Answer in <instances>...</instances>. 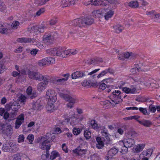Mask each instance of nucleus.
Returning <instances> with one entry per match:
<instances>
[{"mask_svg": "<svg viewBox=\"0 0 160 160\" xmlns=\"http://www.w3.org/2000/svg\"><path fill=\"white\" fill-rule=\"evenodd\" d=\"M52 140V136L51 134L47 135L45 136H43L41 138V142L40 144V148L43 150L46 149V154H42V159H44V157H45L46 158H48L49 157V150L50 148V146L48 143L51 141Z\"/></svg>", "mask_w": 160, "mask_h": 160, "instance_id": "f257e3e1", "label": "nucleus"}, {"mask_svg": "<svg viewBox=\"0 0 160 160\" xmlns=\"http://www.w3.org/2000/svg\"><path fill=\"white\" fill-rule=\"evenodd\" d=\"M94 22L93 18L90 17L75 19L72 22V25L80 28L86 27Z\"/></svg>", "mask_w": 160, "mask_h": 160, "instance_id": "f03ea898", "label": "nucleus"}, {"mask_svg": "<svg viewBox=\"0 0 160 160\" xmlns=\"http://www.w3.org/2000/svg\"><path fill=\"white\" fill-rule=\"evenodd\" d=\"M60 96L62 98L68 102L67 104V106L68 108H71L73 107L74 104L78 102L77 99L71 94L62 93L60 94Z\"/></svg>", "mask_w": 160, "mask_h": 160, "instance_id": "7ed1b4c3", "label": "nucleus"}, {"mask_svg": "<svg viewBox=\"0 0 160 160\" xmlns=\"http://www.w3.org/2000/svg\"><path fill=\"white\" fill-rule=\"evenodd\" d=\"M52 54L54 56H60L63 58L65 57L69 54L68 50L64 47H59L53 48L51 51Z\"/></svg>", "mask_w": 160, "mask_h": 160, "instance_id": "20e7f679", "label": "nucleus"}, {"mask_svg": "<svg viewBox=\"0 0 160 160\" xmlns=\"http://www.w3.org/2000/svg\"><path fill=\"white\" fill-rule=\"evenodd\" d=\"M121 92L119 91L115 90L112 92L111 95L109 96V98L111 100L112 102L110 103L113 106L116 104L121 102L122 99L121 98Z\"/></svg>", "mask_w": 160, "mask_h": 160, "instance_id": "39448f33", "label": "nucleus"}, {"mask_svg": "<svg viewBox=\"0 0 160 160\" xmlns=\"http://www.w3.org/2000/svg\"><path fill=\"white\" fill-rule=\"evenodd\" d=\"M13 130L11 125L7 126L3 129L2 131V136L6 140H9L11 138Z\"/></svg>", "mask_w": 160, "mask_h": 160, "instance_id": "423d86ee", "label": "nucleus"}, {"mask_svg": "<svg viewBox=\"0 0 160 160\" xmlns=\"http://www.w3.org/2000/svg\"><path fill=\"white\" fill-rule=\"evenodd\" d=\"M64 78H61L59 77L55 76L52 77L50 78L51 82L54 84L59 85L61 84L63 82L67 81L68 79L70 74L69 73L66 74L62 75Z\"/></svg>", "mask_w": 160, "mask_h": 160, "instance_id": "0eeeda50", "label": "nucleus"}, {"mask_svg": "<svg viewBox=\"0 0 160 160\" xmlns=\"http://www.w3.org/2000/svg\"><path fill=\"white\" fill-rule=\"evenodd\" d=\"M47 98L48 101H52V102H56L57 99V94L54 90L49 89L46 92Z\"/></svg>", "mask_w": 160, "mask_h": 160, "instance_id": "6e6552de", "label": "nucleus"}, {"mask_svg": "<svg viewBox=\"0 0 160 160\" xmlns=\"http://www.w3.org/2000/svg\"><path fill=\"white\" fill-rule=\"evenodd\" d=\"M20 107L19 103L17 101L12 102L9 104H7L6 106V108L7 111H9L11 109L12 110H18Z\"/></svg>", "mask_w": 160, "mask_h": 160, "instance_id": "1a4fd4ad", "label": "nucleus"}, {"mask_svg": "<svg viewBox=\"0 0 160 160\" xmlns=\"http://www.w3.org/2000/svg\"><path fill=\"white\" fill-rule=\"evenodd\" d=\"M55 59L52 57H49L45 58L40 60L38 62V65L40 66H43L46 65L50 63H53L55 62Z\"/></svg>", "mask_w": 160, "mask_h": 160, "instance_id": "9d476101", "label": "nucleus"}, {"mask_svg": "<svg viewBox=\"0 0 160 160\" xmlns=\"http://www.w3.org/2000/svg\"><path fill=\"white\" fill-rule=\"evenodd\" d=\"M125 148L124 149H122V151L127 152L128 151V148H131L133 147L135 144V141L134 139L128 138L125 140Z\"/></svg>", "mask_w": 160, "mask_h": 160, "instance_id": "9b49d317", "label": "nucleus"}, {"mask_svg": "<svg viewBox=\"0 0 160 160\" xmlns=\"http://www.w3.org/2000/svg\"><path fill=\"white\" fill-rule=\"evenodd\" d=\"M48 79L45 78L43 81L39 83L37 85V88L38 91L42 92L44 91L48 85Z\"/></svg>", "mask_w": 160, "mask_h": 160, "instance_id": "f8f14e48", "label": "nucleus"}, {"mask_svg": "<svg viewBox=\"0 0 160 160\" xmlns=\"http://www.w3.org/2000/svg\"><path fill=\"white\" fill-rule=\"evenodd\" d=\"M24 116L23 114H21L17 117L15 123V128L16 129L19 128L21 125L24 122Z\"/></svg>", "mask_w": 160, "mask_h": 160, "instance_id": "ddd939ff", "label": "nucleus"}, {"mask_svg": "<svg viewBox=\"0 0 160 160\" xmlns=\"http://www.w3.org/2000/svg\"><path fill=\"white\" fill-rule=\"evenodd\" d=\"M86 74L84 72L78 71L73 73L72 74V79H76L77 78L83 77L85 76Z\"/></svg>", "mask_w": 160, "mask_h": 160, "instance_id": "4468645a", "label": "nucleus"}, {"mask_svg": "<svg viewBox=\"0 0 160 160\" xmlns=\"http://www.w3.org/2000/svg\"><path fill=\"white\" fill-rule=\"evenodd\" d=\"M55 102H52V101H48V104L46 106V109L48 111L50 112H52L54 109H56L54 103Z\"/></svg>", "mask_w": 160, "mask_h": 160, "instance_id": "2eb2a0df", "label": "nucleus"}, {"mask_svg": "<svg viewBox=\"0 0 160 160\" xmlns=\"http://www.w3.org/2000/svg\"><path fill=\"white\" fill-rule=\"evenodd\" d=\"M103 60L102 58L95 57L87 61V63L89 64H96L102 62Z\"/></svg>", "mask_w": 160, "mask_h": 160, "instance_id": "dca6fc26", "label": "nucleus"}, {"mask_svg": "<svg viewBox=\"0 0 160 160\" xmlns=\"http://www.w3.org/2000/svg\"><path fill=\"white\" fill-rule=\"evenodd\" d=\"M122 89L123 92L127 93L133 94L135 93L136 92V88L134 86L131 87L130 88H128L126 87H122Z\"/></svg>", "mask_w": 160, "mask_h": 160, "instance_id": "f3484780", "label": "nucleus"}, {"mask_svg": "<svg viewBox=\"0 0 160 160\" xmlns=\"http://www.w3.org/2000/svg\"><path fill=\"white\" fill-rule=\"evenodd\" d=\"M30 28L32 30H33L35 32L38 31L40 32H42L44 31V29L47 28L45 26H40V27L37 26H31Z\"/></svg>", "mask_w": 160, "mask_h": 160, "instance_id": "a211bd4d", "label": "nucleus"}, {"mask_svg": "<svg viewBox=\"0 0 160 160\" xmlns=\"http://www.w3.org/2000/svg\"><path fill=\"white\" fill-rule=\"evenodd\" d=\"M27 93L31 99L35 98L37 96L36 92L32 91V88L31 86H29L27 88Z\"/></svg>", "mask_w": 160, "mask_h": 160, "instance_id": "6ab92c4d", "label": "nucleus"}, {"mask_svg": "<svg viewBox=\"0 0 160 160\" xmlns=\"http://www.w3.org/2000/svg\"><path fill=\"white\" fill-rule=\"evenodd\" d=\"M9 147L8 148V149L7 150L6 149V151H5L15 152L18 150V148L17 145L11 142L9 143Z\"/></svg>", "mask_w": 160, "mask_h": 160, "instance_id": "aec40b11", "label": "nucleus"}, {"mask_svg": "<svg viewBox=\"0 0 160 160\" xmlns=\"http://www.w3.org/2000/svg\"><path fill=\"white\" fill-rule=\"evenodd\" d=\"M73 152L78 155H81L86 153L87 150L86 148L82 149L79 148H77L73 151Z\"/></svg>", "mask_w": 160, "mask_h": 160, "instance_id": "412c9836", "label": "nucleus"}, {"mask_svg": "<svg viewBox=\"0 0 160 160\" xmlns=\"http://www.w3.org/2000/svg\"><path fill=\"white\" fill-rule=\"evenodd\" d=\"M43 41L44 42L47 44H50L52 43L53 42L52 40L51 39L48 33L46 34L43 37Z\"/></svg>", "mask_w": 160, "mask_h": 160, "instance_id": "4be33fe9", "label": "nucleus"}, {"mask_svg": "<svg viewBox=\"0 0 160 160\" xmlns=\"http://www.w3.org/2000/svg\"><path fill=\"white\" fill-rule=\"evenodd\" d=\"M17 41L22 43H27L32 42H34L33 40H32L31 38H22L17 39Z\"/></svg>", "mask_w": 160, "mask_h": 160, "instance_id": "5701e85b", "label": "nucleus"}, {"mask_svg": "<svg viewBox=\"0 0 160 160\" xmlns=\"http://www.w3.org/2000/svg\"><path fill=\"white\" fill-rule=\"evenodd\" d=\"M145 147V145L143 144H138L134 148V152L138 153L142 151Z\"/></svg>", "mask_w": 160, "mask_h": 160, "instance_id": "b1692460", "label": "nucleus"}, {"mask_svg": "<svg viewBox=\"0 0 160 160\" xmlns=\"http://www.w3.org/2000/svg\"><path fill=\"white\" fill-rule=\"evenodd\" d=\"M92 5L104 6L106 5V4L102 0H95L94 1L92 0Z\"/></svg>", "mask_w": 160, "mask_h": 160, "instance_id": "393cba45", "label": "nucleus"}, {"mask_svg": "<svg viewBox=\"0 0 160 160\" xmlns=\"http://www.w3.org/2000/svg\"><path fill=\"white\" fill-rule=\"evenodd\" d=\"M32 108L34 110H39L42 108V105L38 101L33 105Z\"/></svg>", "mask_w": 160, "mask_h": 160, "instance_id": "a878e982", "label": "nucleus"}, {"mask_svg": "<svg viewBox=\"0 0 160 160\" xmlns=\"http://www.w3.org/2000/svg\"><path fill=\"white\" fill-rule=\"evenodd\" d=\"M108 72H109L110 74H112L113 72V71L110 68H108V69H106L102 71L101 73L98 75L97 78H101L106 74Z\"/></svg>", "mask_w": 160, "mask_h": 160, "instance_id": "bb28decb", "label": "nucleus"}, {"mask_svg": "<svg viewBox=\"0 0 160 160\" xmlns=\"http://www.w3.org/2000/svg\"><path fill=\"white\" fill-rule=\"evenodd\" d=\"M103 15L101 11L99 10L93 11L92 13V16L95 18H101Z\"/></svg>", "mask_w": 160, "mask_h": 160, "instance_id": "cd10ccee", "label": "nucleus"}, {"mask_svg": "<svg viewBox=\"0 0 160 160\" xmlns=\"http://www.w3.org/2000/svg\"><path fill=\"white\" fill-rule=\"evenodd\" d=\"M96 141L97 143L96 144V147L98 149H101L104 146V143L101 140V139L100 137H97L96 138Z\"/></svg>", "mask_w": 160, "mask_h": 160, "instance_id": "c85d7f7f", "label": "nucleus"}, {"mask_svg": "<svg viewBox=\"0 0 160 160\" xmlns=\"http://www.w3.org/2000/svg\"><path fill=\"white\" fill-rule=\"evenodd\" d=\"M138 122L141 124L146 127H149L152 124V122L150 121L145 119L138 121Z\"/></svg>", "mask_w": 160, "mask_h": 160, "instance_id": "c756f323", "label": "nucleus"}, {"mask_svg": "<svg viewBox=\"0 0 160 160\" xmlns=\"http://www.w3.org/2000/svg\"><path fill=\"white\" fill-rule=\"evenodd\" d=\"M118 151V150L116 148H112L108 151V155L112 157L114 156Z\"/></svg>", "mask_w": 160, "mask_h": 160, "instance_id": "7c9ffc66", "label": "nucleus"}, {"mask_svg": "<svg viewBox=\"0 0 160 160\" xmlns=\"http://www.w3.org/2000/svg\"><path fill=\"white\" fill-rule=\"evenodd\" d=\"M115 32L117 33H119L123 29L122 26L119 24L116 25L113 27Z\"/></svg>", "mask_w": 160, "mask_h": 160, "instance_id": "2f4dec72", "label": "nucleus"}, {"mask_svg": "<svg viewBox=\"0 0 160 160\" xmlns=\"http://www.w3.org/2000/svg\"><path fill=\"white\" fill-rule=\"evenodd\" d=\"M124 57L126 58L130 59H133L135 57V55L133 54L132 52H127L124 54Z\"/></svg>", "mask_w": 160, "mask_h": 160, "instance_id": "473e14b6", "label": "nucleus"}, {"mask_svg": "<svg viewBox=\"0 0 160 160\" xmlns=\"http://www.w3.org/2000/svg\"><path fill=\"white\" fill-rule=\"evenodd\" d=\"M114 13V12L112 10H110L105 13L104 17L106 20H108L109 18H111Z\"/></svg>", "mask_w": 160, "mask_h": 160, "instance_id": "72a5a7b5", "label": "nucleus"}, {"mask_svg": "<svg viewBox=\"0 0 160 160\" xmlns=\"http://www.w3.org/2000/svg\"><path fill=\"white\" fill-rule=\"evenodd\" d=\"M128 5L131 7L134 8H138L139 5L138 2L137 1H132L129 2Z\"/></svg>", "mask_w": 160, "mask_h": 160, "instance_id": "f704fd0d", "label": "nucleus"}, {"mask_svg": "<svg viewBox=\"0 0 160 160\" xmlns=\"http://www.w3.org/2000/svg\"><path fill=\"white\" fill-rule=\"evenodd\" d=\"M71 5L69 0H62L61 2V6L62 7H66Z\"/></svg>", "mask_w": 160, "mask_h": 160, "instance_id": "c9c22d12", "label": "nucleus"}, {"mask_svg": "<svg viewBox=\"0 0 160 160\" xmlns=\"http://www.w3.org/2000/svg\"><path fill=\"white\" fill-rule=\"evenodd\" d=\"M45 78H44L42 74L37 72L34 80L39 81L44 80V79H45Z\"/></svg>", "mask_w": 160, "mask_h": 160, "instance_id": "e433bc0d", "label": "nucleus"}, {"mask_svg": "<svg viewBox=\"0 0 160 160\" xmlns=\"http://www.w3.org/2000/svg\"><path fill=\"white\" fill-rule=\"evenodd\" d=\"M37 73V72L31 71L28 70L27 72V74H28V76L30 78L32 79H34Z\"/></svg>", "mask_w": 160, "mask_h": 160, "instance_id": "4c0bfd02", "label": "nucleus"}, {"mask_svg": "<svg viewBox=\"0 0 160 160\" xmlns=\"http://www.w3.org/2000/svg\"><path fill=\"white\" fill-rule=\"evenodd\" d=\"M22 158L17 154L14 155L9 157L10 160H22Z\"/></svg>", "mask_w": 160, "mask_h": 160, "instance_id": "58836bf2", "label": "nucleus"}, {"mask_svg": "<svg viewBox=\"0 0 160 160\" xmlns=\"http://www.w3.org/2000/svg\"><path fill=\"white\" fill-rule=\"evenodd\" d=\"M59 154L57 151H53L51 153L50 156V159L51 160H53L55 159L56 157L59 156Z\"/></svg>", "mask_w": 160, "mask_h": 160, "instance_id": "ea45409f", "label": "nucleus"}, {"mask_svg": "<svg viewBox=\"0 0 160 160\" xmlns=\"http://www.w3.org/2000/svg\"><path fill=\"white\" fill-rule=\"evenodd\" d=\"M91 126L92 128L94 129L97 130L99 128L97 122L94 120H92L91 121Z\"/></svg>", "mask_w": 160, "mask_h": 160, "instance_id": "a19ab883", "label": "nucleus"}, {"mask_svg": "<svg viewBox=\"0 0 160 160\" xmlns=\"http://www.w3.org/2000/svg\"><path fill=\"white\" fill-rule=\"evenodd\" d=\"M18 100L20 102L23 103L24 104L26 101V97L24 95L21 94L18 96Z\"/></svg>", "mask_w": 160, "mask_h": 160, "instance_id": "79ce46f5", "label": "nucleus"}, {"mask_svg": "<svg viewBox=\"0 0 160 160\" xmlns=\"http://www.w3.org/2000/svg\"><path fill=\"white\" fill-rule=\"evenodd\" d=\"M92 83L90 81L84 80L82 82V85L84 87L90 86H92Z\"/></svg>", "mask_w": 160, "mask_h": 160, "instance_id": "37998d69", "label": "nucleus"}, {"mask_svg": "<svg viewBox=\"0 0 160 160\" xmlns=\"http://www.w3.org/2000/svg\"><path fill=\"white\" fill-rule=\"evenodd\" d=\"M12 110V111L11 112V115H10V116L11 117V118L9 119V120H12L14 119V118L16 115L17 112L18 111L15 110V109H13Z\"/></svg>", "mask_w": 160, "mask_h": 160, "instance_id": "c03bdc74", "label": "nucleus"}, {"mask_svg": "<svg viewBox=\"0 0 160 160\" xmlns=\"http://www.w3.org/2000/svg\"><path fill=\"white\" fill-rule=\"evenodd\" d=\"M3 118L5 120H8V122H10L11 120H9L11 118V117L8 113L5 112L3 115Z\"/></svg>", "mask_w": 160, "mask_h": 160, "instance_id": "a18cd8bd", "label": "nucleus"}, {"mask_svg": "<svg viewBox=\"0 0 160 160\" xmlns=\"http://www.w3.org/2000/svg\"><path fill=\"white\" fill-rule=\"evenodd\" d=\"M84 136L87 139H89L91 137V133L88 131H85L84 133Z\"/></svg>", "mask_w": 160, "mask_h": 160, "instance_id": "49530a36", "label": "nucleus"}, {"mask_svg": "<svg viewBox=\"0 0 160 160\" xmlns=\"http://www.w3.org/2000/svg\"><path fill=\"white\" fill-rule=\"evenodd\" d=\"M19 24V23L18 21H15L11 25V26L12 27V28L14 29H16L18 28Z\"/></svg>", "mask_w": 160, "mask_h": 160, "instance_id": "de8ad7c7", "label": "nucleus"}, {"mask_svg": "<svg viewBox=\"0 0 160 160\" xmlns=\"http://www.w3.org/2000/svg\"><path fill=\"white\" fill-rule=\"evenodd\" d=\"M50 37H51V39L53 41L54 39L57 36V34L55 32H52L48 33Z\"/></svg>", "mask_w": 160, "mask_h": 160, "instance_id": "09e8293b", "label": "nucleus"}, {"mask_svg": "<svg viewBox=\"0 0 160 160\" xmlns=\"http://www.w3.org/2000/svg\"><path fill=\"white\" fill-rule=\"evenodd\" d=\"M87 146V144L86 142L83 141L81 143L79 146L77 148H79L81 149L85 148Z\"/></svg>", "mask_w": 160, "mask_h": 160, "instance_id": "8fccbe9b", "label": "nucleus"}, {"mask_svg": "<svg viewBox=\"0 0 160 160\" xmlns=\"http://www.w3.org/2000/svg\"><path fill=\"white\" fill-rule=\"evenodd\" d=\"M24 137L22 134L20 135L18 138V142H22L24 141Z\"/></svg>", "mask_w": 160, "mask_h": 160, "instance_id": "3c124183", "label": "nucleus"}, {"mask_svg": "<svg viewBox=\"0 0 160 160\" xmlns=\"http://www.w3.org/2000/svg\"><path fill=\"white\" fill-rule=\"evenodd\" d=\"M107 86L104 83H102L100 84L99 86V89L102 90H104Z\"/></svg>", "mask_w": 160, "mask_h": 160, "instance_id": "603ef678", "label": "nucleus"}, {"mask_svg": "<svg viewBox=\"0 0 160 160\" xmlns=\"http://www.w3.org/2000/svg\"><path fill=\"white\" fill-rule=\"evenodd\" d=\"M45 12V9L44 8H42L38 10L36 13V15L37 16H39L40 15L43 13Z\"/></svg>", "mask_w": 160, "mask_h": 160, "instance_id": "864d4df0", "label": "nucleus"}, {"mask_svg": "<svg viewBox=\"0 0 160 160\" xmlns=\"http://www.w3.org/2000/svg\"><path fill=\"white\" fill-rule=\"evenodd\" d=\"M139 111L144 115L148 114L147 110L146 108H139Z\"/></svg>", "mask_w": 160, "mask_h": 160, "instance_id": "5fc2aeb1", "label": "nucleus"}, {"mask_svg": "<svg viewBox=\"0 0 160 160\" xmlns=\"http://www.w3.org/2000/svg\"><path fill=\"white\" fill-rule=\"evenodd\" d=\"M138 4H141L144 6H146L148 5V3L144 0H138Z\"/></svg>", "mask_w": 160, "mask_h": 160, "instance_id": "6e6d98bb", "label": "nucleus"}, {"mask_svg": "<svg viewBox=\"0 0 160 160\" xmlns=\"http://www.w3.org/2000/svg\"><path fill=\"white\" fill-rule=\"evenodd\" d=\"M131 72L132 74H135L138 72V69L137 68H134L131 70Z\"/></svg>", "mask_w": 160, "mask_h": 160, "instance_id": "4d7b16f0", "label": "nucleus"}, {"mask_svg": "<svg viewBox=\"0 0 160 160\" xmlns=\"http://www.w3.org/2000/svg\"><path fill=\"white\" fill-rule=\"evenodd\" d=\"M101 133H102V135L105 137H108L109 134L107 130H106L105 128H104L103 130H102V131H101Z\"/></svg>", "mask_w": 160, "mask_h": 160, "instance_id": "13d9d810", "label": "nucleus"}, {"mask_svg": "<svg viewBox=\"0 0 160 160\" xmlns=\"http://www.w3.org/2000/svg\"><path fill=\"white\" fill-rule=\"evenodd\" d=\"M38 50L36 49H33L30 50V53L33 56H35L38 52Z\"/></svg>", "mask_w": 160, "mask_h": 160, "instance_id": "bf43d9fd", "label": "nucleus"}, {"mask_svg": "<svg viewBox=\"0 0 160 160\" xmlns=\"http://www.w3.org/2000/svg\"><path fill=\"white\" fill-rule=\"evenodd\" d=\"M80 130L79 128H74L73 129V133L74 135H77L80 133Z\"/></svg>", "mask_w": 160, "mask_h": 160, "instance_id": "052dcab7", "label": "nucleus"}, {"mask_svg": "<svg viewBox=\"0 0 160 160\" xmlns=\"http://www.w3.org/2000/svg\"><path fill=\"white\" fill-rule=\"evenodd\" d=\"M133 80L135 81V82H143L141 78L139 77H134L133 78Z\"/></svg>", "mask_w": 160, "mask_h": 160, "instance_id": "680f3d73", "label": "nucleus"}, {"mask_svg": "<svg viewBox=\"0 0 160 160\" xmlns=\"http://www.w3.org/2000/svg\"><path fill=\"white\" fill-rule=\"evenodd\" d=\"M33 139L34 136L31 134L29 135L27 137V139L29 140L30 142H32L33 140Z\"/></svg>", "mask_w": 160, "mask_h": 160, "instance_id": "e2e57ef3", "label": "nucleus"}, {"mask_svg": "<svg viewBox=\"0 0 160 160\" xmlns=\"http://www.w3.org/2000/svg\"><path fill=\"white\" fill-rule=\"evenodd\" d=\"M57 22V20L55 18H53L51 19L49 22V24L51 25H52L55 24Z\"/></svg>", "mask_w": 160, "mask_h": 160, "instance_id": "0e129e2a", "label": "nucleus"}, {"mask_svg": "<svg viewBox=\"0 0 160 160\" xmlns=\"http://www.w3.org/2000/svg\"><path fill=\"white\" fill-rule=\"evenodd\" d=\"M154 18L158 22H160V13L154 14Z\"/></svg>", "mask_w": 160, "mask_h": 160, "instance_id": "69168bd1", "label": "nucleus"}, {"mask_svg": "<svg viewBox=\"0 0 160 160\" xmlns=\"http://www.w3.org/2000/svg\"><path fill=\"white\" fill-rule=\"evenodd\" d=\"M5 8L6 7L4 5V3L2 2L1 0H0V11H2L5 9Z\"/></svg>", "mask_w": 160, "mask_h": 160, "instance_id": "338daca9", "label": "nucleus"}, {"mask_svg": "<svg viewBox=\"0 0 160 160\" xmlns=\"http://www.w3.org/2000/svg\"><path fill=\"white\" fill-rule=\"evenodd\" d=\"M150 110L152 112H154L156 111V109L154 107H153L152 105H150L149 107Z\"/></svg>", "mask_w": 160, "mask_h": 160, "instance_id": "774afa93", "label": "nucleus"}]
</instances>
